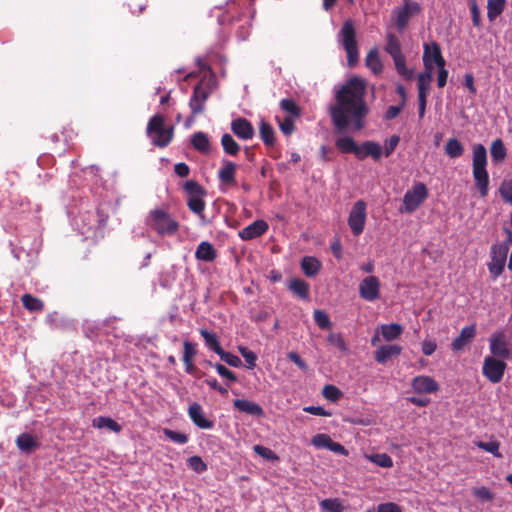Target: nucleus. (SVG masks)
Returning <instances> with one entry per match:
<instances>
[{
  "mask_svg": "<svg viewBox=\"0 0 512 512\" xmlns=\"http://www.w3.org/2000/svg\"><path fill=\"white\" fill-rule=\"evenodd\" d=\"M366 82L353 76L335 93V103L330 107V116L335 128H364L370 112L365 100Z\"/></svg>",
  "mask_w": 512,
  "mask_h": 512,
  "instance_id": "1",
  "label": "nucleus"
},
{
  "mask_svg": "<svg viewBox=\"0 0 512 512\" xmlns=\"http://www.w3.org/2000/svg\"><path fill=\"white\" fill-rule=\"evenodd\" d=\"M196 61L200 72L203 73V76L199 83L194 87L193 94L189 102L191 113L184 121V125L187 127L194 123V119L197 116L202 115L205 108V102L217 87L216 74L213 72L211 67L201 58H197Z\"/></svg>",
  "mask_w": 512,
  "mask_h": 512,
  "instance_id": "2",
  "label": "nucleus"
},
{
  "mask_svg": "<svg viewBox=\"0 0 512 512\" xmlns=\"http://www.w3.org/2000/svg\"><path fill=\"white\" fill-rule=\"evenodd\" d=\"M487 151L482 144L473 147L472 174L475 185L481 197H486L489 191V175L486 169Z\"/></svg>",
  "mask_w": 512,
  "mask_h": 512,
  "instance_id": "3",
  "label": "nucleus"
},
{
  "mask_svg": "<svg viewBox=\"0 0 512 512\" xmlns=\"http://www.w3.org/2000/svg\"><path fill=\"white\" fill-rule=\"evenodd\" d=\"M340 43L347 54V64L354 67L359 60V49L356 41V29L351 19L346 20L339 32Z\"/></svg>",
  "mask_w": 512,
  "mask_h": 512,
  "instance_id": "4",
  "label": "nucleus"
},
{
  "mask_svg": "<svg viewBox=\"0 0 512 512\" xmlns=\"http://www.w3.org/2000/svg\"><path fill=\"white\" fill-rule=\"evenodd\" d=\"M146 223L160 235H174L179 228V223L163 209L151 210Z\"/></svg>",
  "mask_w": 512,
  "mask_h": 512,
  "instance_id": "5",
  "label": "nucleus"
},
{
  "mask_svg": "<svg viewBox=\"0 0 512 512\" xmlns=\"http://www.w3.org/2000/svg\"><path fill=\"white\" fill-rule=\"evenodd\" d=\"M279 106L283 113L281 118L277 116L279 128H295L302 117V108L292 98L282 99Z\"/></svg>",
  "mask_w": 512,
  "mask_h": 512,
  "instance_id": "6",
  "label": "nucleus"
},
{
  "mask_svg": "<svg viewBox=\"0 0 512 512\" xmlns=\"http://www.w3.org/2000/svg\"><path fill=\"white\" fill-rule=\"evenodd\" d=\"M491 355L502 360L512 359V343L503 331H496L489 337Z\"/></svg>",
  "mask_w": 512,
  "mask_h": 512,
  "instance_id": "7",
  "label": "nucleus"
},
{
  "mask_svg": "<svg viewBox=\"0 0 512 512\" xmlns=\"http://www.w3.org/2000/svg\"><path fill=\"white\" fill-rule=\"evenodd\" d=\"M428 197V189L425 184L418 182L409 189L403 197L401 211L413 213Z\"/></svg>",
  "mask_w": 512,
  "mask_h": 512,
  "instance_id": "8",
  "label": "nucleus"
},
{
  "mask_svg": "<svg viewBox=\"0 0 512 512\" xmlns=\"http://www.w3.org/2000/svg\"><path fill=\"white\" fill-rule=\"evenodd\" d=\"M507 364L505 360L486 356L483 361L482 374L491 383H499L503 379Z\"/></svg>",
  "mask_w": 512,
  "mask_h": 512,
  "instance_id": "9",
  "label": "nucleus"
},
{
  "mask_svg": "<svg viewBox=\"0 0 512 512\" xmlns=\"http://www.w3.org/2000/svg\"><path fill=\"white\" fill-rule=\"evenodd\" d=\"M366 222V203L359 200L354 203L349 217L348 225L354 236H359L365 227Z\"/></svg>",
  "mask_w": 512,
  "mask_h": 512,
  "instance_id": "10",
  "label": "nucleus"
},
{
  "mask_svg": "<svg viewBox=\"0 0 512 512\" xmlns=\"http://www.w3.org/2000/svg\"><path fill=\"white\" fill-rule=\"evenodd\" d=\"M422 59L426 71L432 72L434 69V65H436L438 68H442V66H445L446 64L440 46L437 42L424 44Z\"/></svg>",
  "mask_w": 512,
  "mask_h": 512,
  "instance_id": "11",
  "label": "nucleus"
},
{
  "mask_svg": "<svg viewBox=\"0 0 512 512\" xmlns=\"http://www.w3.org/2000/svg\"><path fill=\"white\" fill-rule=\"evenodd\" d=\"M509 247L507 243L494 244L491 247L492 262L489 265V271L494 277L502 274L505 268Z\"/></svg>",
  "mask_w": 512,
  "mask_h": 512,
  "instance_id": "12",
  "label": "nucleus"
},
{
  "mask_svg": "<svg viewBox=\"0 0 512 512\" xmlns=\"http://www.w3.org/2000/svg\"><path fill=\"white\" fill-rule=\"evenodd\" d=\"M433 79V73L431 71H424L418 75L417 87H418V104L419 114L423 116L426 109L427 95L430 91L431 82Z\"/></svg>",
  "mask_w": 512,
  "mask_h": 512,
  "instance_id": "13",
  "label": "nucleus"
},
{
  "mask_svg": "<svg viewBox=\"0 0 512 512\" xmlns=\"http://www.w3.org/2000/svg\"><path fill=\"white\" fill-rule=\"evenodd\" d=\"M359 295L362 299L373 302L380 296V281L376 276H367L359 284Z\"/></svg>",
  "mask_w": 512,
  "mask_h": 512,
  "instance_id": "14",
  "label": "nucleus"
},
{
  "mask_svg": "<svg viewBox=\"0 0 512 512\" xmlns=\"http://www.w3.org/2000/svg\"><path fill=\"white\" fill-rule=\"evenodd\" d=\"M383 155L382 146L374 141H364L358 146L356 158L358 160H364L367 157H371L375 162H379Z\"/></svg>",
  "mask_w": 512,
  "mask_h": 512,
  "instance_id": "15",
  "label": "nucleus"
},
{
  "mask_svg": "<svg viewBox=\"0 0 512 512\" xmlns=\"http://www.w3.org/2000/svg\"><path fill=\"white\" fill-rule=\"evenodd\" d=\"M411 387L415 393L431 394L439 390L438 383L430 376L419 375L412 379Z\"/></svg>",
  "mask_w": 512,
  "mask_h": 512,
  "instance_id": "16",
  "label": "nucleus"
},
{
  "mask_svg": "<svg viewBox=\"0 0 512 512\" xmlns=\"http://www.w3.org/2000/svg\"><path fill=\"white\" fill-rule=\"evenodd\" d=\"M420 5L417 2H406L405 5L396 13V27L398 31H403L413 14L420 12Z\"/></svg>",
  "mask_w": 512,
  "mask_h": 512,
  "instance_id": "17",
  "label": "nucleus"
},
{
  "mask_svg": "<svg viewBox=\"0 0 512 512\" xmlns=\"http://www.w3.org/2000/svg\"><path fill=\"white\" fill-rule=\"evenodd\" d=\"M188 415L191 421L200 429H212L214 427V422L205 417L202 406L197 402L189 405Z\"/></svg>",
  "mask_w": 512,
  "mask_h": 512,
  "instance_id": "18",
  "label": "nucleus"
},
{
  "mask_svg": "<svg viewBox=\"0 0 512 512\" xmlns=\"http://www.w3.org/2000/svg\"><path fill=\"white\" fill-rule=\"evenodd\" d=\"M268 230V224L264 220H256L239 232L242 240H252L263 235Z\"/></svg>",
  "mask_w": 512,
  "mask_h": 512,
  "instance_id": "19",
  "label": "nucleus"
},
{
  "mask_svg": "<svg viewBox=\"0 0 512 512\" xmlns=\"http://www.w3.org/2000/svg\"><path fill=\"white\" fill-rule=\"evenodd\" d=\"M174 130H146L150 142L159 148L166 147L173 139Z\"/></svg>",
  "mask_w": 512,
  "mask_h": 512,
  "instance_id": "20",
  "label": "nucleus"
},
{
  "mask_svg": "<svg viewBox=\"0 0 512 512\" xmlns=\"http://www.w3.org/2000/svg\"><path fill=\"white\" fill-rule=\"evenodd\" d=\"M233 406L238 411L246 413L251 416H255V417H263L264 416V410L259 404L249 401V400H246V399L234 400Z\"/></svg>",
  "mask_w": 512,
  "mask_h": 512,
  "instance_id": "21",
  "label": "nucleus"
},
{
  "mask_svg": "<svg viewBox=\"0 0 512 512\" xmlns=\"http://www.w3.org/2000/svg\"><path fill=\"white\" fill-rule=\"evenodd\" d=\"M401 351V346L396 344L382 345L375 351L374 358L376 362L384 364L392 357L398 356Z\"/></svg>",
  "mask_w": 512,
  "mask_h": 512,
  "instance_id": "22",
  "label": "nucleus"
},
{
  "mask_svg": "<svg viewBox=\"0 0 512 512\" xmlns=\"http://www.w3.org/2000/svg\"><path fill=\"white\" fill-rule=\"evenodd\" d=\"M15 443H16L17 448L25 454L32 453L34 450H36L40 446L39 441L29 433L20 434L16 438Z\"/></svg>",
  "mask_w": 512,
  "mask_h": 512,
  "instance_id": "23",
  "label": "nucleus"
},
{
  "mask_svg": "<svg viewBox=\"0 0 512 512\" xmlns=\"http://www.w3.org/2000/svg\"><path fill=\"white\" fill-rule=\"evenodd\" d=\"M476 328L475 325L464 327L459 336L452 341V349L454 351L462 350L475 336Z\"/></svg>",
  "mask_w": 512,
  "mask_h": 512,
  "instance_id": "24",
  "label": "nucleus"
},
{
  "mask_svg": "<svg viewBox=\"0 0 512 512\" xmlns=\"http://www.w3.org/2000/svg\"><path fill=\"white\" fill-rule=\"evenodd\" d=\"M322 268L321 262L313 256H305L301 260V269L307 277L316 276Z\"/></svg>",
  "mask_w": 512,
  "mask_h": 512,
  "instance_id": "25",
  "label": "nucleus"
},
{
  "mask_svg": "<svg viewBox=\"0 0 512 512\" xmlns=\"http://www.w3.org/2000/svg\"><path fill=\"white\" fill-rule=\"evenodd\" d=\"M289 290L299 298L306 300L309 298L310 286L302 279L294 278L288 285Z\"/></svg>",
  "mask_w": 512,
  "mask_h": 512,
  "instance_id": "26",
  "label": "nucleus"
},
{
  "mask_svg": "<svg viewBox=\"0 0 512 512\" xmlns=\"http://www.w3.org/2000/svg\"><path fill=\"white\" fill-rule=\"evenodd\" d=\"M195 257L198 260L210 262L216 258V250L209 242H201L195 252Z\"/></svg>",
  "mask_w": 512,
  "mask_h": 512,
  "instance_id": "27",
  "label": "nucleus"
},
{
  "mask_svg": "<svg viewBox=\"0 0 512 512\" xmlns=\"http://www.w3.org/2000/svg\"><path fill=\"white\" fill-rule=\"evenodd\" d=\"M235 172L236 165L231 161H225L218 172V177L222 183L232 185L235 183Z\"/></svg>",
  "mask_w": 512,
  "mask_h": 512,
  "instance_id": "28",
  "label": "nucleus"
},
{
  "mask_svg": "<svg viewBox=\"0 0 512 512\" xmlns=\"http://www.w3.org/2000/svg\"><path fill=\"white\" fill-rule=\"evenodd\" d=\"M254 0H230L227 3L228 12H235L238 14L237 19H240L253 5Z\"/></svg>",
  "mask_w": 512,
  "mask_h": 512,
  "instance_id": "29",
  "label": "nucleus"
},
{
  "mask_svg": "<svg viewBox=\"0 0 512 512\" xmlns=\"http://www.w3.org/2000/svg\"><path fill=\"white\" fill-rule=\"evenodd\" d=\"M193 147L200 153L207 154L210 152V141L208 136L203 132H197L191 137Z\"/></svg>",
  "mask_w": 512,
  "mask_h": 512,
  "instance_id": "30",
  "label": "nucleus"
},
{
  "mask_svg": "<svg viewBox=\"0 0 512 512\" xmlns=\"http://www.w3.org/2000/svg\"><path fill=\"white\" fill-rule=\"evenodd\" d=\"M336 147L342 153H352L356 156L358 144L349 136L338 137L335 142Z\"/></svg>",
  "mask_w": 512,
  "mask_h": 512,
  "instance_id": "31",
  "label": "nucleus"
},
{
  "mask_svg": "<svg viewBox=\"0 0 512 512\" xmlns=\"http://www.w3.org/2000/svg\"><path fill=\"white\" fill-rule=\"evenodd\" d=\"M506 0H488L487 17L490 21L499 17L505 9Z\"/></svg>",
  "mask_w": 512,
  "mask_h": 512,
  "instance_id": "32",
  "label": "nucleus"
},
{
  "mask_svg": "<svg viewBox=\"0 0 512 512\" xmlns=\"http://www.w3.org/2000/svg\"><path fill=\"white\" fill-rule=\"evenodd\" d=\"M200 335L203 337L205 345L208 349L214 351L218 355L223 351V348L221 347L214 333H211L206 329H201Z\"/></svg>",
  "mask_w": 512,
  "mask_h": 512,
  "instance_id": "33",
  "label": "nucleus"
},
{
  "mask_svg": "<svg viewBox=\"0 0 512 512\" xmlns=\"http://www.w3.org/2000/svg\"><path fill=\"white\" fill-rule=\"evenodd\" d=\"M403 332V328L400 324L391 323L381 326V333L385 340L392 341L397 339Z\"/></svg>",
  "mask_w": 512,
  "mask_h": 512,
  "instance_id": "34",
  "label": "nucleus"
},
{
  "mask_svg": "<svg viewBox=\"0 0 512 512\" xmlns=\"http://www.w3.org/2000/svg\"><path fill=\"white\" fill-rule=\"evenodd\" d=\"M23 306L30 312H40L44 309V303L31 294H24L21 297Z\"/></svg>",
  "mask_w": 512,
  "mask_h": 512,
  "instance_id": "35",
  "label": "nucleus"
},
{
  "mask_svg": "<svg viewBox=\"0 0 512 512\" xmlns=\"http://www.w3.org/2000/svg\"><path fill=\"white\" fill-rule=\"evenodd\" d=\"M385 51L391 57L403 54L402 50H401V44H400L399 38L395 34H393V33L387 34Z\"/></svg>",
  "mask_w": 512,
  "mask_h": 512,
  "instance_id": "36",
  "label": "nucleus"
},
{
  "mask_svg": "<svg viewBox=\"0 0 512 512\" xmlns=\"http://www.w3.org/2000/svg\"><path fill=\"white\" fill-rule=\"evenodd\" d=\"M203 196H197V197H188L187 199V206L189 209L200 216L202 223H205V217L203 215V211L205 209V201L202 199Z\"/></svg>",
  "mask_w": 512,
  "mask_h": 512,
  "instance_id": "37",
  "label": "nucleus"
},
{
  "mask_svg": "<svg viewBox=\"0 0 512 512\" xmlns=\"http://www.w3.org/2000/svg\"><path fill=\"white\" fill-rule=\"evenodd\" d=\"M365 63L366 66L370 68L375 74H378L382 71L383 66L376 49H372L367 53Z\"/></svg>",
  "mask_w": 512,
  "mask_h": 512,
  "instance_id": "38",
  "label": "nucleus"
},
{
  "mask_svg": "<svg viewBox=\"0 0 512 512\" xmlns=\"http://www.w3.org/2000/svg\"><path fill=\"white\" fill-rule=\"evenodd\" d=\"M490 154L493 162H502L506 157V148L501 139L492 142Z\"/></svg>",
  "mask_w": 512,
  "mask_h": 512,
  "instance_id": "39",
  "label": "nucleus"
},
{
  "mask_svg": "<svg viewBox=\"0 0 512 512\" xmlns=\"http://www.w3.org/2000/svg\"><path fill=\"white\" fill-rule=\"evenodd\" d=\"M93 426L99 429H109L114 432H120L121 426L110 417L99 416L93 419Z\"/></svg>",
  "mask_w": 512,
  "mask_h": 512,
  "instance_id": "40",
  "label": "nucleus"
},
{
  "mask_svg": "<svg viewBox=\"0 0 512 512\" xmlns=\"http://www.w3.org/2000/svg\"><path fill=\"white\" fill-rule=\"evenodd\" d=\"M463 152L464 147L456 138L449 139L445 145V153L450 158H459L463 155Z\"/></svg>",
  "mask_w": 512,
  "mask_h": 512,
  "instance_id": "41",
  "label": "nucleus"
},
{
  "mask_svg": "<svg viewBox=\"0 0 512 512\" xmlns=\"http://www.w3.org/2000/svg\"><path fill=\"white\" fill-rule=\"evenodd\" d=\"M393 61L395 64L396 71L400 74L404 79L410 80L413 76V71L409 70L406 67V58L403 54L393 56Z\"/></svg>",
  "mask_w": 512,
  "mask_h": 512,
  "instance_id": "42",
  "label": "nucleus"
},
{
  "mask_svg": "<svg viewBox=\"0 0 512 512\" xmlns=\"http://www.w3.org/2000/svg\"><path fill=\"white\" fill-rule=\"evenodd\" d=\"M322 510L327 512H343L345 507L338 498H328L320 502Z\"/></svg>",
  "mask_w": 512,
  "mask_h": 512,
  "instance_id": "43",
  "label": "nucleus"
},
{
  "mask_svg": "<svg viewBox=\"0 0 512 512\" xmlns=\"http://www.w3.org/2000/svg\"><path fill=\"white\" fill-rule=\"evenodd\" d=\"M369 461L382 468H390L393 466L392 458L386 453H377L366 456Z\"/></svg>",
  "mask_w": 512,
  "mask_h": 512,
  "instance_id": "44",
  "label": "nucleus"
},
{
  "mask_svg": "<svg viewBox=\"0 0 512 512\" xmlns=\"http://www.w3.org/2000/svg\"><path fill=\"white\" fill-rule=\"evenodd\" d=\"M224 151L229 155H236L239 152V145L230 134H224L221 139Z\"/></svg>",
  "mask_w": 512,
  "mask_h": 512,
  "instance_id": "45",
  "label": "nucleus"
},
{
  "mask_svg": "<svg viewBox=\"0 0 512 512\" xmlns=\"http://www.w3.org/2000/svg\"><path fill=\"white\" fill-rule=\"evenodd\" d=\"M184 190L189 194V197L205 196L207 194L206 190L194 180L187 181Z\"/></svg>",
  "mask_w": 512,
  "mask_h": 512,
  "instance_id": "46",
  "label": "nucleus"
},
{
  "mask_svg": "<svg viewBox=\"0 0 512 512\" xmlns=\"http://www.w3.org/2000/svg\"><path fill=\"white\" fill-rule=\"evenodd\" d=\"M475 444L480 449L493 454L495 457H502V454L499 452L500 443L496 440H492L489 442L478 441Z\"/></svg>",
  "mask_w": 512,
  "mask_h": 512,
  "instance_id": "47",
  "label": "nucleus"
},
{
  "mask_svg": "<svg viewBox=\"0 0 512 512\" xmlns=\"http://www.w3.org/2000/svg\"><path fill=\"white\" fill-rule=\"evenodd\" d=\"M187 464L190 469L197 473H203L207 470L206 463L200 456H191L187 459Z\"/></svg>",
  "mask_w": 512,
  "mask_h": 512,
  "instance_id": "48",
  "label": "nucleus"
},
{
  "mask_svg": "<svg viewBox=\"0 0 512 512\" xmlns=\"http://www.w3.org/2000/svg\"><path fill=\"white\" fill-rule=\"evenodd\" d=\"M208 365L213 366L212 362H210V361L208 362ZM214 367L220 376L226 378L230 382H236L238 380L236 374L233 371L229 370L224 365L217 363L214 365Z\"/></svg>",
  "mask_w": 512,
  "mask_h": 512,
  "instance_id": "49",
  "label": "nucleus"
},
{
  "mask_svg": "<svg viewBox=\"0 0 512 512\" xmlns=\"http://www.w3.org/2000/svg\"><path fill=\"white\" fill-rule=\"evenodd\" d=\"M499 193L505 202L512 204V181L503 180L499 188Z\"/></svg>",
  "mask_w": 512,
  "mask_h": 512,
  "instance_id": "50",
  "label": "nucleus"
},
{
  "mask_svg": "<svg viewBox=\"0 0 512 512\" xmlns=\"http://www.w3.org/2000/svg\"><path fill=\"white\" fill-rule=\"evenodd\" d=\"M314 321L321 329H328L331 325L329 316L322 310H315L313 313Z\"/></svg>",
  "mask_w": 512,
  "mask_h": 512,
  "instance_id": "51",
  "label": "nucleus"
},
{
  "mask_svg": "<svg viewBox=\"0 0 512 512\" xmlns=\"http://www.w3.org/2000/svg\"><path fill=\"white\" fill-rule=\"evenodd\" d=\"M253 450L257 455L266 460L277 461L279 459V457L271 449L262 445H254Z\"/></svg>",
  "mask_w": 512,
  "mask_h": 512,
  "instance_id": "52",
  "label": "nucleus"
},
{
  "mask_svg": "<svg viewBox=\"0 0 512 512\" xmlns=\"http://www.w3.org/2000/svg\"><path fill=\"white\" fill-rule=\"evenodd\" d=\"M164 434L167 438L177 444H186L188 442V435L177 432L171 429H164Z\"/></svg>",
  "mask_w": 512,
  "mask_h": 512,
  "instance_id": "53",
  "label": "nucleus"
},
{
  "mask_svg": "<svg viewBox=\"0 0 512 512\" xmlns=\"http://www.w3.org/2000/svg\"><path fill=\"white\" fill-rule=\"evenodd\" d=\"M322 394L326 399L334 402L342 395L341 391L334 385H325L322 390Z\"/></svg>",
  "mask_w": 512,
  "mask_h": 512,
  "instance_id": "54",
  "label": "nucleus"
},
{
  "mask_svg": "<svg viewBox=\"0 0 512 512\" xmlns=\"http://www.w3.org/2000/svg\"><path fill=\"white\" fill-rule=\"evenodd\" d=\"M400 141V137L398 135H392L388 140L385 141V145L383 148V154L386 157H389L396 147L398 146Z\"/></svg>",
  "mask_w": 512,
  "mask_h": 512,
  "instance_id": "55",
  "label": "nucleus"
},
{
  "mask_svg": "<svg viewBox=\"0 0 512 512\" xmlns=\"http://www.w3.org/2000/svg\"><path fill=\"white\" fill-rule=\"evenodd\" d=\"M220 358L222 361H224L225 363H227L229 366H232V367H240L242 365V361L241 359L230 353V352H226V351H222L220 354H219Z\"/></svg>",
  "mask_w": 512,
  "mask_h": 512,
  "instance_id": "56",
  "label": "nucleus"
},
{
  "mask_svg": "<svg viewBox=\"0 0 512 512\" xmlns=\"http://www.w3.org/2000/svg\"><path fill=\"white\" fill-rule=\"evenodd\" d=\"M331 441H332V439L330 438L329 435L320 433V434H316L312 438L311 442L317 448H327L328 449V446L330 445Z\"/></svg>",
  "mask_w": 512,
  "mask_h": 512,
  "instance_id": "57",
  "label": "nucleus"
},
{
  "mask_svg": "<svg viewBox=\"0 0 512 512\" xmlns=\"http://www.w3.org/2000/svg\"><path fill=\"white\" fill-rule=\"evenodd\" d=\"M239 352L245 359L249 369H252L256 366L257 356L254 352L248 350L246 347H239Z\"/></svg>",
  "mask_w": 512,
  "mask_h": 512,
  "instance_id": "58",
  "label": "nucleus"
},
{
  "mask_svg": "<svg viewBox=\"0 0 512 512\" xmlns=\"http://www.w3.org/2000/svg\"><path fill=\"white\" fill-rule=\"evenodd\" d=\"M184 352H183V362L192 361V358L196 355V345L191 343L190 341H184Z\"/></svg>",
  "mask_w": 512,
  "mask_h": 512,
  "instance_id": "59",
  "label": "nucleus"
},
{
  "mask_svg": "<svg viewBox=\"0 0 512 512\" xmlns=\"http://www.w3.org/2000/svg\"><path fill=\"white\" fill-rule=\"evenodd\" d=\"M473 494L483 501H491L494 498V494L490 491V489L484 486L475 488L473 490Z\"/></svg>",
  "mask_w": 512,
  "mask_h": 512,
  "instance_id": "60",
  "label": "nucleus"
},
{
  "mask_svg": "<svg viewBox=\"0 0 512 512\" xmlns=\"http://www.w3.org/2000/svg\"><path fill=\"white\" fill-rule=\"evenodd\" d=\"M287 357L292 361L300 370L306 372L308 370L307 363L299 356L297 352L291 351L287 354Z\"/></svg>",
  "mask_w": 512,
  "mask_h": 512,
  "instance_id": "61",
  "label": "nucleus"
},
{
  "mask_svg": "<svg viewBox=\"0 0 512 512\" xmlns=\"http://www.w3.org/2000/svg\"><path fill=\"white\" fill-rule=\"evenodd\" d=\"M376 512H402V508L394 502H386L379 504Z\"/></svg>",
  "mask_w": 512,
  "mask_h": 512,
  "instance_id": "62",
  "label": "nucleus"
},
{
  "mask_svg": "<svg viewBox=\"0 0 512 512\" xmlns=\"http://www.w3.org/2000/svg\"><path fill=\"white\" fill-rule=\"evenodd\" d=\"M328 342L330 344L336 346L337 348H339L341 351H346L347 350L345 341H344V339L339 334L331 333L328 336Z\"/></svg>",
  "mask_w": 512,
  "mask_h": 512,
  "instance_id": "63",
  "label": "nucleus"
},
{
  "mask_svg": "<svg viewBox=\"0 0 512 512\" xmlns=\"http://www.w3.org/2000/svg\"><path fill=\"white\" fill-rule=\"evenodd\" d=\"M260 136L264 144L268 147H272L275 142L274 130H259Z\"/></svg>",
  "mask_w": 512,
  "mask_h": 512,
  "instance_id": "64",
  "label": "nucleus"
}]
</instances>
